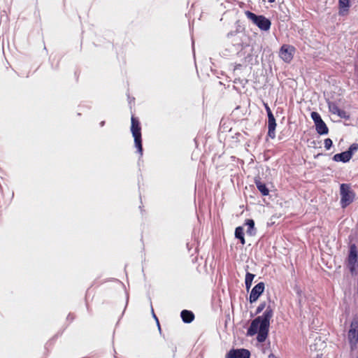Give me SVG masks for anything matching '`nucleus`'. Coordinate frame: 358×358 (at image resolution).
<instances>
[{
  "label": "nucleus",
  "instance_id": "obj_21",
  "mask_svg": "<svg viewBox=\"0 0 358 358\" xmlns=\"http://www.w3.org/2000/svg\"><path fill=\"white\" fill-rule=\"evenodd\" d=\"M332 145V141L330 138L324 140V147L327 150H329Z\"/></svg>",
  "mask_w": 358,
  "mask_h": 358
},
{
  "label": "nucleus",
  "instance_id": "obj_15",
  "mask_svg": "<svg viewBox=\"0 0 358 358\" xmlns=\"http://www.w3.org/2000/svg\"><path fill=\"white\" fill-rule=\"evenodd\" d=\"M180 316L182 320L185 323H190L193 321L194 315L192 311L184 310L181 312Z\"/></svg>",
  "mask_w": 358,
  "mask_h": 358
},
{
  "label": "nucleus",
  "instance_id": "obj_1",
  "mask_svg": "<svg viewBox=\"0 0 358 358\" xmlns=\"http://www.w3.org/2000/svg\"><path fill=\"white\" fill-rule=\"evenodd\" d=\"M273 315V310L271 307H267L262 315L257 317L252 321L248 330V335L252 336L257 334V340L258 342H264L268 334L270 320Z\"/></svg>",
  "mask_w": 358,
  "mask_h": 358
},
{
  "label": "nucleus",
  "instance_id": "obj_24",
  "mask_svg": "<svg viewBox=\"0 0 358 358\" xmlns=\"http://www.w3.org/2000/svg\"><path fill=\"white\" fill-rule=\"evenodd\" d=\"M268 358H278V357H275L273 354H272V353H271V354H270V355H268Z\"/></svg>",
  "mask_w": 358,
  "mask_h": 358
},
{
  "label": "nucleus",
  "instance_id": "obj_20",
  "mask_svg": "<svg viewBox=\"0 0 358 358\" xmlns=\"http://www.w3.org/2000/svg\"><path fill=\"white\" fill-rule=\"evenodd\" d=\"M357 150H358V144L353 143L350 145V147L349 148V150H347V152H350L351 157H352L353 152L357 151Z\"/></svg>",
  "mask_w": 358,
  "mask_h": 358
},
{
  "label": "nucleus",
  "instance_id": "obj_10",
  "mask_svg": "<svg viewBox=\"0 0 358 358\" xmlns=\"http://www.w3.org/2000/svg\"><path fill=\"white\" fill-rule=\"evenodd\" d=\"M264 290V283L259 282L252 289L250 294V303L255 302Z\"/></svg>",
  "mask_w": 358,
  "mask_h": 358
},
{
  "label": "nucleus",
  "instance_id": "obj_2",
  "mask_svg": "<svg viewBox=\"0 0 358 358\" xmlns=\"http://www.w3.org/2000/svg\"><path fill=\"white\" fill-rule=\"evenodd\" d=\"M131 131L134 138L135 146L137 148L138 152L142 155L143 148L141 141V132L139 121L134 117H131Z\"/></svg>",
  "mask_w": 358,
  "mask_h": 358
},
{
  "label": "nucleus",
  "instance_id": "obj_29",
  "mask_svg": "<svg viewBox=\"0 0 358 358\" xmlns=\"http://www.w3.org/2000/svg\"><path fill=\"white\" fill-rule=\"evenodd\" d=\"M358 358V357H357Z\"/></svg>",
  "mask_w": 358,
  "mask_h": 358
},
{
  "label": "nucleus",
  "instance_id": "obj_6",
  "mask_svg": "<svg viewBox=\"0 0 358 358\" xmlns=\"http://www.w3.org/2000/svg\"><path fill=\"white\" fill-rule=\"evenodd\" d=\"M295 53V48L290 45H283L279 52L280 57L287 63H289Z\"/></svg>",
  "mask_w": 358,
  "mask_h": 358
},
{
  "label": "nucleus",
  "instance_id": "obj_5",
  "mask_svg": "<svg viewBox=\"0 0 358 358\" xmlns=\"http://www.w3.org/2000/svg\"><path fill=\"white\" fill-rule=\"evenodd\" d=\"M348 339L352 350L357 348L358 343V317H354L351 322L348 334Z\"/></svg>",
  "mask_w": 358,
  "mask_h": 358
},
{
  "label": "nucleus",
  "instance_id": "obj_16",
  "mask_svg": "<svg viewBox=\"0 0 358 358\" xmlns=\"http://www.w3.org/2000/svg\"><path fill=\"white\" fill-rule=\"evenodd\" d=\"M245 225L248 226L247 234L250 236H254L256 234L254 220L251 219L247 220L245 221Z\"/></svg>",
  "mask_w": 358,
  "mask_h": 358
},
{
  "label": "nucleus",
  "instance_id": "obj_11",
  "mask_svg": "<svg viewBox=\"0 0 358 358\" xmlns=\"http://www.w3.org/2000/svg\"><path fill=\"white\" fill-rule=\"evenodd\" d=\"M329 108L331 113H332L333 114H336L341 118H343L345 120L350 119V115L346 111L340 109L336 103H329Z\"/></svg>",
  "mask_w": 358,
  "mask_h": 358
},
{
  "label": "nucleus",
  "instance_id": "obj_12",
  "mask_svg": "<svg viewBox=\"0 0 358 358\" xmlns=\"http://www.w3.org/2000/svg\"><path fill=\"white\" fill-rule=\"evenodd\" d=\"M275 119L273 115L271 114L268 115V136L271 138H274L275 137Z\"/></svg>",
  "mask_w": 358,
  "mask_h": 358
},
{
  "label": "nucleus",
  "instance_id": "obj_17",
  "mask_svg": "<svg viewBox=\"0 0 358 358\" xmlns=\"http://www.w3.org/2000/svg\"><path fill=\"white\" fill-rule=\"evenodd\" d=\"M256 186L262 195L266 196L269 193V190L266 185L259 180H255Z\"/></svg>",
  "mask_w": 358,
  "mask_h": 358
},
{
  "label": "nucleus",
  "instance_id": "obj_13",
  "mask_svg": "<svg viewBox=\"0 0 358 358\" xmlns=\"http://www.w3.org/2000/svg\"><path fill=\"white\" fill-rule=\"evenodd\" d=\"M350 7V0H338V15L345 16L349 13Z\"/></svg>",
  "mask_w": 358,
  "mask_h": 358
},
{
  "label": "nucleus",
  "instance_id": "obj_28",
  "mask_svg": "<svg viewBox=\"0 0 358 358\" xmlns=\"http://www.w3.org/2000/svg\"><path fill=\"white\" fill-rule=\"evenodd\" d=\"M104 124V122H101V125L103 126Z\"/></svg>",
  "mask_w": 358,
  "mask_h": 358
},
{
  "label": "nucleus",
  "instance_id": "obj_14",
  "mask_svg": "<svg viewBox=\"0 0 358 358\" xmlns=\"http://www.w3.org/2000/svg\"><path fill=\"white\" fill-rule=\"evenodd\" d=\"M351 158L350 152L345 151L341 153L336 154L333 159L336 162H348Z\"/></svg>",
  "mask_w": 358,
  "mask_h": 358
},
{
  "label": "nucleus",
  "instance_id": "obj_23",
  "mask_svg": "<svg viewBox=\"0 0 358 358\" xmlns=\"http://www.w3.org/2000/svg\"><path fill=\"white\" fill-rule=\"evenodd\" d=\"M265 307V303L260 304L257 308V313H261Z\"/></svg>",
  "mask_w": 358,
  "mask_h": 358
},
{
  "label": "nucleus",
  "instance_id": "obj_25",
  "mask_svg": "<svg viewBox=\"0 0 358 358\" xmlns=\"http://www.w3.org/2000/svg\"><path fill=\"white\" fill-rule=\"evenodd\" d=\"M310 116L313 120V111L310 112Z\"/></svg>",
  "mask_w": 358,
  "mask_h": 358
},
{
  "label": "nucleus",
  "instance_id": "obj_8",
  "mask_svg": "<svg viewBox=\"0 0 358 358\" xmlns=\"http://www.w3.org/2000/svg\"><path fill=\"white\" fill-rule=\"evenodd\" d=\"M357 262V252L355 245L350 246V253L348 258V266L350 271L353 273L356 268Z\"/></svg>",
  "mask_w": 358,
  "mask_h": 358
},
{
  "label": "nucleus",
  "instance_id": "obj_27",
  "mask_svg": "<svg viewBox=\"0 0 358 358\" xmlns=\"http://www.w3.org/2000/svg\"><path fill=\"white\" fill-rule=\"evenodd\" d=\"M268 1L270 2V3H273V2L275 1V0H268Z\"/></svg>",
  "mask_w": 358,
  "mask_h": 358
},
{
  "label": "nucleus",
  "instance_id": "obj_26",
  "mask_svg": "<svg viewBox=\"0 0 358 358\" xmlns=\"http://www.w3.org/2000/svg\"><path fill=\"white\" fill-rule=\"evenodd\" d=\"M153 316H154V317L156 319V320H157V324H158V326L159 327V321H158V320H157V318L156 315H155L154 313H153Z\"/></svg>",
  "mask_w": 358,
  "mask_h": 358
},
{
  "label": "nucleus",
  "instance_id": "obj_7",
  "mask_svg": "<svg viewBox=\"0 0 358 358\" xmlns=\"http://www.w3.org/2000/svg\"><path fill=\"white\" fill-rule=\"evenodd\" d=\"M315 127L317 132L320 135L327 134L329 132L328 127L322 120L320 115L315 112Z\"/></svg>",
  "mask_w": 358,
  "mask_h": 358
},
{
  "label": "nucleus",
  "instance_id": "obj_9",
  "mask_svg": "<svg viewBox=\"0 0 358 358\" xmlns=\"http://www.w3.org/2000/svg\"><path fill=\"white\" fill-rule=\"evenodd\" d=\"M250 352L246 349L231 350L226 355V358H250Z\"/></svg>",
  "mask_w": 358,
  "mask_h": 358
},
{
  "label": "nucleus",
  "instance_id": "obj_22",
  "mask_svg": "<svg viewBox=\"0 0 358 358\" xmlns=\"http://www.w3.org/2000/svg\"><path fill=\"white\" fill-rule=\"evenodd\" d=\"M264 106L265 107V109L266 110V113H267V115H269L271 114H273L271 110V108L270 107L268 106V105L266 103H264Z\"/></svg>",
  "mask_w": 358,
  "mask_h": 358
},
{
  "label": "nucleus",
  "instance_id": "obj_18",
  "mask_svg": "<svg viewBox=\"0 0 358 358\" xmlns=\"http://www.w3.org/2000/svg\"><path fill=\"white\" fill-rule=\"evenodd\" d=\"M235 237L240 240L242 245H245V241L244 238L243 228L238 227L235 229Z\"/></svg>",
  "mask_w": 358,
  "mask_h": 358
},
{
  "label": "nucleus",
  "instance_id": "obj_4",
  "mask_svg": "<svg viewBox=\"0 0 358 358\" xmlns=\"http://www.w3.org/2000/svg\"><path fill=\"white\" fill-rule=\"evenodd\" d=\"M246 17L263 31H268L271 27V22L263 15H257L250 11H245Z\"/></svg>",
  "mask_w": 358,
  "mask_h": 358
},
{
  "label": "nucleus",
  "instance_id": "obj_3",
  "mask_svg": "<svg viewBox=\"0 0 358 358\" xmlns=\"http://www.w3.org/2000/svg\"><path fill=\"white\" fill-rule=\"evenodd\" d=\"M341 205L343 208H346L353 202L355 194L348 184H341L340 187Z\"/></svg>",
  "mask_w": 358,
  "mask_h": 358
},
{
  "label": "nucleus",
  "instance_id": "obj_19",
  "mask_svg": "<svg viewBox=\"0 0 358 358\" xmlns=\"http://www.w3.org/2000/svg\"><path fill=\"white\" fill-rule=\"evenodd\" d=\"M255 276V275L252 273H250L248 272L246 273L245 283V288L247 290H249V289L250 288Z\"/></svg>",
  "mask_w": 358,
  "mask_h": 358
}]
</instances>
